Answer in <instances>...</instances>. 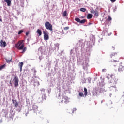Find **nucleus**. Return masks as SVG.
I'll list each match as a JSON object with an SVG mask.
<instances>
[{"label": "nucleus", "mask_w": 124, "mask_h": 124, "mask_svg": "<svg viewBox=\"0 0 124 124\" xmlns=\"http://www.w3.org/2000/svg\"><path fill=\"white\" fill-rule=\"evenodd\" d=\"M91 13H92V14H94V15H95V16H96V17H98V12H97L96 10H91Z\"/></svg>", "instance_id": "nucleus-8"}, {"label": "nucleus", "mask_w": 124, "mask_h": 124, "mask_svg": "<svg viewBox=\"0 0 124 124\" xmlns=\"http://www.w3.org/2000/svg\"><path fill=\"white\" fill-rule=\"evenodd\" d=\"M0 46L1 47H5V46H6V42H5V41L4 42L3 40H1Z\"/></svg>", "instance_id": "nucleus-11"}, {"label": "nucleus", "mask_w": 124, "mask_h": 124, "mask_svg": "<svg viewBox=\"0 0 124 124\" xmlns=\"http://www.w3.org/2000/svg\"><path fill=\"white\" fill-rule=\"evenodd\" d=\"M26 35L27 36H28L29 35V32H26Z\"/></svg>", "instance_id": "nucleus-34"}, {"label": "nucleus", "mask_w": 124, "mask_h": 124, "mask_svg": "<svg viewBox=\"0 0 124 124\" xmlns=\"http://www.w3.org/2000/svg\"><path fill=\"white\" fill-rule=\"evenodd\" d=\"M37 33L39 34V36H40L42 34V32H41V30H40V29H38L37 30Z\"/></svg>", "instance_id": "nucleus-16"}, {"label": "nucleus", "mask_w": 124, "mask_h": 124, "mask_svg": "<svg viewBox=\"0 0 124 124\" xmlns=\"http://www.w3.org/2000/svg\"><path fill=\"white\" fill-rule=\"evenodd\" d=\"M37 86H39V85H40V84L39 83V81H37Z\"/></svg>", "instance_id": "nucleus-32"}, {"label": "nucleus", "mask_w": 124, "mask_h": 124, "mask_svg": "<svg viewBox=\"0 0 124 124\" xmlns=\"http://www.w3.org/2000/svg\"><path fill=\"white\" fill-rule=\"evenodd\" d=\"M122 98L123 101H124V94L122 96Z\"/></svg>", "instance_id": "nucleus-36"}, {"label": "nucleus", "mask_w": 124, "mask_h": 124, "mask_svg": "<svg viewBox=\"0 0 124 124\" xmlns=\"http://www.w3.org/2000/svg\"><path fill=\"white\" fill-rule=\"evenodd\" d=\"M41 91H43V92H45V89H42L41 90Z\"/></svg>", "instance_id": "nucleus-38"}, {"label": "nucleus", "mask_w": 124, "mask_h": 124, "mask_svg": "<svg viewBox=\"0 0 124 124\" xmlns=\"http://www.w3.org/2000/svg\"><path fill=\"white\" fill-rule=\"evenodd\" d=\"M44 40H48L49 39V33L43 31Z\"/></svg>", "instance_id": "nucleus-5"}, {"label": "nucleus", "mask_w": 124, "mask_h": 124, "mask_svg": "<svg viewBox=\"0 0 124 124\" xmlns=\"http://www.w3.org/2000/svg\"><path fill=\"white\" fill-rule=\"evenodd\" d=\"M80 24H85L86 23V19H82L79 21Z\"/></svg>", "instance_id": "nucleus-24"}, {"label": "nucleus", "mask_w": 124, "mask_h": 124, "mask_svg": "<svg viewBox=\"0 0 124 124\" xmlns=\"http://www.w3.org/2000/svg\"><path fill=\"white\" fill-rule=\"evenodd\" d=\"M23 32H24V31L23 30H20L18 33V34L20 35L21 33H23Z\"/></svg>", "instance_id": "nucleus-29"}, {"label": "nucleus", "mask_w": 124, "mask_h": 124, "mask_svg": "<svg viewBox=\"0 0 124 124\" xmlns=\"http://www.w3.org/2000/svg\"><path fill=\"white\" fill-rule=\"evenodd\" d=\"M78 95L80 96V97H84V93H83V92H79Z\"/></svg>", "instance_id": "nucleus-23"}, {"label": "nucleus", "mask_w": 124, "mask_h": 124, "mask_svg": "<svg viewBox=\"0 0 124 124\" xmlns=\"http://www.w3.org/2000/svg\"><path fill=\"white\" fill-rule=\"evenodd\" d=\"M56 46H57L58 49H59V45H57Z\"/></svg>", "instance_id": "nucleus-41"}, {"label": "nucleus", "mask_w": 124, "mask_h": 124, "mask_svg": "<svg viewBox=\"0 0 124 124\" xmlns=\"http://www.w3.org/2000/svg\"><path fill=\"white\" fill-rule=\"evenodd\" d=\"M5 67V65H3L2 66H0V70H2V69H3V68Z\"/></svg>", "instance_id": "nucleus-28"}, {"label": "nucleus", "mask_w": 124, "mask_h": 124, "mask_svg": "<svg viewBox=\"0 0 124 124\" xmlns=\"http://www.w3.org/2000/svg\"><path fill=\"white\" fill-rule=\"evenodd\" d=\"M93 18V15L91 14H88L87 15V19H92Z\"/></svg>", "instance_id": "nucleus-18"}, {"label": "nucleus", "mask_w": 124, "mask_h": 124, "mask_svg": "<svg viewBox=\"0 0 124 124\" xmlns=\"http://www.w3.org/2000/svg\"><path fill=\"white\" fill-rule=\"evenodd\" d=\"M70 112L71 113H74V112H76V108H71L70 109Z\"/></svg>", "instance_id": "nucleus-19"}, {"label": "nucleus", "mask_w": 124, "mask_h": 124, "mask_svg": "<svg viewBox=\"0 0 124 124\" xmlns=\"http://www.w3.org/2000/svg\"><path fill=\"white\" fill-rule=\"evenodd\" d=\"M22 44V43H17L16 46L18 50H22V51L21 53H24L25 51H27V47H24V45Z\"/></svg>", "instance_id": "nucleus-1"}, {"label": "nucleus", "mask_w": 124, "mask_h": 124, "mask_svg": "<svg viewBox=\"0 0 124 124\" xmlns=\"http://www.w3.org/2000/svg\"><path fill=\"white\" fill-rule=\"evenodd\" d=\"M0 22H2V19L0 18Z\"/></svg>", "instance_id": "nucleus-42"}, {"label": "nucleus", "mask_w": 124, "mask_h": 124, "mask_svg": "<svg viewBox=\"0 0 124 124\" xmlns=\"http://www.w3.org/2000/svg\"><path fill=\"white\" fill-rule=\"evenodd\" d=\"M119 62V61H118V60H114V62Z\"/></svg>", "instance_id": "nucleus-37"}, {"label": "nucleus", "mask_w": 124, "mask_h": 124, "mask_svg": "<svg viewBox=\"0 0 124 124\" xmlns=\"http://www.w3.org/2000/svg\"><path fill=\"white\" fill-rule=\"evenodd\" d=\"M47 99V96L46 94H43L42 96V100H40V98H39V102H43V100H46Z\"/></svg>", "instance_id": "nucleus-7"}, {"label": "nucleus", "mask_w": 124, "mask_h": 124, "mask_svg": "<svg viewBox=\"0 0 124 124\" xmlns=\"http://www.w3.org/2000/svg\"><path fill=\"white\" fill-rule=\"evenodd\" d=\"M23 65H24V63L23 62H20L18 63V66L20 67V72H22Z\"/></svg>", "instance_id": "nucleus-12"}, {"label": "nucleus", "mask_w": 124, "mask_h": 124, "mask_svg": "<svg viewBox=\"0 0 124 124\" xmlns=\"http://www.w3.org/2000/svg\"><path fill=\"white\" fill-rule=\"evenodd\" d=\"M36 84V82H35V84H34V85H35V86H36V84Z\"/></svg>", "instance_id": "nucleus-43"}, {"label": "nucleus", "mask_w": 124, "mask_h": 124, "mask_svg": "<svg viewBox=\"0 0 124 124\" xmlns=\"http://www.w3.org/2000/svg\"><path fill=\"white\" fill-rule=\"evenodd\" d=\"M80 20L81 19H80V18L78 17H76L75 18V21H76V22H77L78 23H80Z\"/></svg>", "instance_id": "nucleus-22"}, {"label": "nucleus", "mask_w": 124, "mask_h": 124, "mask_svg": "<svg viewBox=\"0 0 124 124\" xmlns=\"http://www.w3.org/2000/svg\"><path fill=\"white\" fill-rule=\"evenodd\" d=\"M84 95H85V96H87V95L88 94V90L87 89V88H86V87H84Z\"/></svg>", "instance_id": "nucleus-17"}, {"label": "nucleus", "mask_w": 124, "mask_h": 124, "mask_svg": "<svg viewBox=\"0 0 124 124\" xmlns=\"http://www.w3.org/2000/svg\"><path fill=\"white\" fill-rule=\"evenodd\" d=\"M67 15V12L66 11H65L63 13V16L64 17H66V16Z\"/></svg>", "instance_id": "nucleus-25"}, {"label": "nucleus", "mask_w": 124, "mask_h": 124, "mask_svg": "<svg viewBox=\"0 0 124 124\" xmlns=\"http://www.w3.org/2000/svg\"><path fill=\"white\" fill-rule=\"evenodd\" d=\"M112 80H114L115 84H117V82H118V78H116V77L114 76V78H112Z\"/></svg>", "instance_id": "nucleus-20"}, {"label": "nucleus", "mask_w": 124, "mask_h": 124, "mask_svg": "<svg viewBox=\"0 0 124 124\" xmlns=\"http://www.w3.org/2000/svg\"><path fill=\"white\" fill-rule=\"evenodd\" d=\"M45 26L46 30H49V31H53V25L50 23V22L46 21L45 23Z\"/></svg>", "instance_id": "nucleus-2"}, {"label": "nucleus", "mask_w": 124, "mask_h": 124, "mask_svg": "<svg viewBox=\"0 0 124 124\" xmlns=\"http://www.w3.org/2000/svg\"><path fill=\"white\" fill-rule=\"evenodd\" d=\"M6 61L7 63H10L12 62V56H9L6 58Z\"/></svg>", "instance_id": "nucleus-9"}, {"label": "nucleus", "mask_w": 124, "mask_h": 124, "mask_svg": "<svg viewBox=\"0 0 124 124\" xmlns=\"http://www.w3.org/2000/svg\"><path fill=\"white\" fill-rule=\"evenodd\" d=\"M105 71H106V69H102V72H105Z\"/></svg>", "instance_id": "nucleus-35"}, {"label": "nucleus", "mask_w": 124, "mask_h": 124, "mask_svg": "<svg viewBox=\"0 0 124 124\" xmlns=\"http://www.w3.org/2000/svg\"><path fill=\"white\" fill-rule=\"evenodd\" d=\"M5 2H6L8 6H11V0H4Z\"/></svg>", "instance_id": "nucleus-15"}, {"label": "nucleus", "mask_w": 124, "mask_h": 124, "mask_svg": "<svg viewBox=\"0 0 124 124\" xmlns=\"http://www.w3.org/2000/svg\"><path fill=\"white\" fill-rule=\"evenodd\" d=\"M16 40H17V38H15L14 40L12 41V43H15Z\"/></svg>", "instance_id": "nucleus-30"}, {"label": "nucleus", "mask_w": 124, "mask_h": 124, "mask_svg": "<svg viewBox=\"0 0 124 124\" xmlns=\"http://www.w3.org/2000/svg\"><path fill=\"white\" fill-rule=\"evenodd\" d=\"M13 81L14 82V87H18V86H19V79H18V76H15Z\"/></svg>", "instance_id": "nucleus-3"}, {"label": "nucleus", "mask_w": 124, "mask_h": 124, "mask_svg": "<svg viewBox=\"0 0 124 124\" xmlns=\"http://www.w3.org/2000/svg\"><path fill=\"white\" fill-rule=\"evenodd\" d=\"M117 56V53H113L110 55L111 58H113V57H116Z\"/></svg>", "instance_id": "nucleus-27"}, {"label": "nucleus", "mask_w": 124, "mask_h": 124, "mask_svg": "<svg viewBox=\"0 0 124 124\" xmlns=\"http://www.w3.org/2000/svg\"><path fill=\"white\" fill-rule=\"evenodd\" d=\"M118 71L119 72H123V71H124V66L120 65L118 68Z\"/></svg>", "instance_id": "nucleus-14"}, {"label": "nucleus", "mask_w": 124, "mask_h": 124, "mask_svg": "<svg viewBox=\"0 0 124 124\" xmlns=\"http://www.w3.org/2000/svg\"><path fill=\"white\" fill-rule=\"evenodd\" d=\"M61 102L62 103H68L69 100H68V97L66 96H63L62 98V100L61 101Z\"/></svg>", "instance_id": "nucleus-4"}, {"label": "nucleus", "mask_w": 124, "mask_h": 124, "mask_svg": "<svg viewBox=\"0 0 124 124\" xmlns=\"http://www.w3.org/2000/svg\"><path fill=\"white\" fill-rule=\"evenodd\" d=\"M110 1H111V2H115L116 0H110Z\"/></svg>", "instance_id": "nucleus-33"}, {"label": "nucleus", "mask_w": 124, "mask_h": 124, "mask_svg": "<svg viewBox=\"0 0 124 124\" xmlns=\"http://www.w3.org/2000/svg\"><path fill=\"white\" fill-rule=\"evenodd\" d=\"M10 85H11V86H12V83H11V80L10 81Z\"/></svg>", "instance_id": "nucleus-39"}, {"label": "nucleus", "mask_w": 124, "mask_h": 124, "mask_svg": "<svg viewBox=\"0 0 124 124\" xmlns=\"http://www.w3.org/2000/svg\"><path fill=\"white\" fill-rule=\"evenodd\" d=\"M0 123H2V120H1V119H0Z\"/></svg>", "instance_id": "nucleus-40"}, {"label": "nucleus", "mask_w": 124, "mask_h": 124, "mask_svg": "<svg viewBox=\"0 0 124 124\" xmlns=\"http://www.w3.org/2000/svg\"><path fill=\"white\" fill-rule=\"evenodd\" d=\"M80 10L82 12H85L86 9V8H80Z\"/></svg>", "instance_id": "nucleus-26"}, {"label": "nucleus", "mask_w": 124, "mask_h": 124, "mask_svg": "<svg viewBox=\"0 0 124 124\" xmlns=\"http://www.w3.org/2000/svg\"><path fill=\"white\" fill-rule=\"evenodd\" d=\"M69 27H66L64 28V30H65V31H67V30H69Z\"/></svg>", "instance_id": "nucleus-31"}, {"label": "nucleus", "mask_w": 124, "mask_h": 124, "mask_svg": "<svg viewBox=\"0 0 124 124\" xmlns=\"http://www.w3.org/2000/svg\"><path fill=\"white\" fill-rule=\"evenodd\" d=\"M107 21H108V22H110L112 21V17H111L110 16H108V18L107 19Z\"/></svg>", "instance_id": "nucleus-21"}, {"label": "nucleus", "mask_w": 124, "mask_h": 124, "mask_svg": "<svg viewBox=\"0 0 124 124\" xmlns=\"http://www.w3.org/2000/svg\"><path fill=\"white\" fill-rule=\"evenodd\" d=\"M82 65L83 66V69H86V68L88 67V62H87V61L84 62Z\"/></svg>", "instance_id": "nucleus-10"}, {"label": "nucleus", "mask_w": 124, "mask_h": 124, "mask_svg": "<svg viewBox=\"0 0 124 124\" xmlns=\"http://www.w3.org/2000/svg\"><path fill=\"white\" fill-rule=\"evenodd\" d=\"M12 101L13 104H14L15 106H16V107H18V105H19V104L18 103V102H17L16 100H14L12 99Z\"/></svg>", "instance_id": "nucleus-13"}, {"label": "nucleus", "mask_w": 124, "mask_h": 124, "mask_svg": "<svg viewBox=\"0 0 124 124\" xmlns=\"http://www.w3.org/2000/svg\"><path fill=\"white\" fill-rule=\"evenodd\" d=\"M89 24H91V23H90Z\"/></svg>", "instance_id": "nucleus-44"}, {"label": "nucleus", "mask_w": 124, "mask_h": 124, "mask_svg": "<svg viewBox=\"0 0 124 124\" xmlns=\"http://www.w3.org/2000/svg\"><path fill=\"white\" fill-rule=\"evenodd\" d=\"M107 78L108 80H110V81H112V80H113V78H115V75L108 74L107 76Z\"/></svg>", "instance_id": "nucleus-6"}]
</instances>
